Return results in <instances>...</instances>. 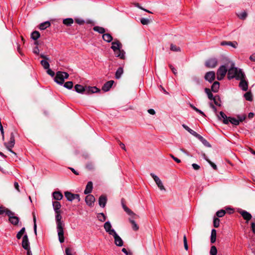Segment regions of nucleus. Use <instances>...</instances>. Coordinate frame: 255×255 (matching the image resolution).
Masks as SVG:
<instances>
[{
    "label": "nucleus",
    "mask_w": 255,
    "mask_h": 255,
    "mask_svg": "<svg viewBox=\"0 0 255 255\" xmlns=\"http://www.w3.org/2000/svg\"><path fill=\"white\" fill-rule=\"evenodd\" d=\"M55 221L56 224V229L58 236L59 241L60 243L64 242V223L62 221L61 212H55Z\"/></svg>",
    "instance_id": "1"
},
{
    "label": "nucleus",
    "mask_w": 255,
    "mask_h": 255,
    "mask_svg": "<svg viewBox=\"0 0 255 255\" xmlns=\"http://www.w3.org/2000/svg\"><path fill=\"white\" fill-rule=\"evenodd\" d=\"M244 74L242 69L235 67L234 63H232L231 66L228 71V78L229 80L236 78V80H239L244 76Z\"/></svg>",
    "instance_id": "2"
},
{
    "label": "nucleus",
    "mask_w": 255,
    "mask_h": 255,
    "mask_svg": "<svg viewBox=\"0 0 255 255\" xmlns=\"http://www.w3.org/2000/svg\"><path fill=\"white\" fill-rule=\"evenodd\" d=\"M219 114L218 118L220 120H222V121L224 124L227 125L229 123H231L232 125L235 126H238L240 124L239 121H238L237 119L234 118L227 117L223 112H220Z\"/></svg>",
    "instance_id": "3"
},
{
    "label": "nucleus",
    "mask_w": 255,
    "mask_h": 255,
    "mask_svg": "<svg viewBox=\"0 0 255 255\" xmlns=\"http://www.w3.org/2000/svg\"><path fill=\"white\" fill-rule=\"evenodd\" d=\"M68 77L69 74L67 72L58 71L56 73L54 81L57 84L62 85L65 79H67Z\"/></svg>",
    "instance_id": "4"
},
{
    "label": "nucleus",
    "mask_w": 255,
    "mask_h": 255,
    "mask_svg": "<svg viewBox=\"0 0 255 255\" xmlns=\"http://www.w3.org/2000/svg\"><path fill=\"white\" fill-rule=\"evenodd\" d=\"M5 146L6 148L12 153L14 154V155L16 154V153L12 150V147H14L15 144V139H14V133L13 132H11L10 133V137L9 139V141L8 142H5L4 143Z\"/></svg>",
    "instance_id": "5"
},
{
    "label": "nucleus",
    "mask_w": 255,
    "mask_h": 255,
    "mask_svg": "<svg viewBox=\"0 0 255 255\" xmlns=\"http://www.w3.org/2000/svg\"><path fill=\"white\" fill-rule=\"evenodd\" d=\"M6 215L8 216L9 221L11 224L14 226L18 224L19 220L18 217L14 216V213L11 212L9 210H6Z\"/></svg>",
    "instance_id": "6"
},
{
    "label": "nucleus",
    "mask_w": 255,
    "mask_h": 255,
    "mask_svg": "<svg viewBox=\"0 0 255 255\" xmlns=\"http://www.w3.org/2000/svg\"><path fill=\"white\" fill-rule=\"evenodd\" d=\"M227 69L224 65H222L219 67L217 72V79L218 80H222L225 76Z\"/></svg>",
    "instance_id": "7"
},
{
    "label": "nucleus",
    "mask_w": 255,
    "mask_h": 255,
    "mask_svg": "<svg viewBox=\"0 0 255 255\" xmlns=\"http://www.w3.org/2000/svg\"><path fill=\"white\" fill-rule=\"evenodd\" d=\"M64 194L66 199L69 201H72L74 199H77L78 202L80 201V197L79 194H73L68 191L65 192Z\"/></svg>",
    "instance_id": "8"
},
{
    "label": "nucleus",
    "mask_w": 255,
    "mask_h": 255,
    "mask_svg": "<svg viewBox=\"0 0 255 255\" xmlns=\"http://www.w3.org/2000/svg\"><path fill=\"white\" fill-rule=\"evenodd\" d=\"M245 78L246 75L244 74V76L239 80H240L239 87L244 91H247L248 89V82L245 80Z\"/></svg>",
    "instance_id": "9"
},
{
    "label": "nucleus",
    "mask_w": 255,
    "mask_h": 255,
    "mask_svg": "<svg viewBox=\"0 0 255 255\" xmlns=\"http://www.w3.org/2000/svg\"><path fill=\"white\" fill-rule=\"evenodd\" d=\"M150 176L153 178L157 186L161 190H165L162 181L157 176L152 173H150Z\"/></svg>",
    "instance_id": "10"
},
{
    "label": "nucleus",
    "mask_w": 255,
    "mask_h": 255,
    "mask_svg": "<svg viewBox=\"0 0 255 255\" xmlns=\"http://www.w3.org/2000/svg\"><path fill=\"white\" fill-rule=\"evenodd\" d=\"M218 63V61L216 58H211L207 60L205 62V66L208 68H213L215 67Z\"/></svg>",
    "instance_id": "11"
},
{
    "label": "nucleus",
    "mask_w": 255,
    "mask_h": 255,
    "mask_svg": "<svg viewBox=\"0 0 255 255\" xmlns=\"http://www.w3.org/2000/svg\"><path fill=\"white\" fill-rule=\"evenodd\" d=\"M239 213L242 215L244 219L246 221L247 223H248L252 218V215L245 210L241 209L239 211Z\"/></svg>",
    "instance_id": "12"
},
{
    "label": "nucleus",
    "mask_w": 255,
    "mask_h": 255,
    "mask_svg": "<svg viewBox=\"0 0 255 255\" xmlns=\"http://www.w3.org/2000/svg\"><path fill=\"white\" fill-rule=\"evenodd\" d=\"M112 235L114 237L115 240V244L118 247H122L124 245V242L122 238L117 234L116 232Z\"/></svg>",
    "instance_id": "13"
},
{
    "label": "nucleus",
    "mask_w": 255,
    "mask_h": 255,
    "mask_svg": "<svg viewBox=\"0 0 255 255\" xmlns=\"http://www.w3.org/2000/svg\"><path fill=\"white\" fill-rule=\"evenodd\" d=\"M105 231L110 235L114 234L113 232L115 233L116 232L114 229H112V225L109 221L106 222L104 225Z\"/></svg>",
    "instance_id": "14"
},
{
    "label": "nucleus",
    "mask_w": 255,
    "mask_h": 255,
    "mask_svg": "<svg viewBox=\"0 0 255 255\" xmlns=\"http://www.w3.org/2000/svg\"><path fill=\"white\" fill-rule=\"evenodd\" d=\"M215 79V73L214 71H209L206 73L205 79L210 83H212Z\"/></svg>",
    "instance_id": "15"
},
{
    "label": "nucleus",
    "mask_w": 255,
    "mask_h": 255,
    "mask_svg": "<svg viewBox=\"0 0 255 255\" xmlns=\"http://www.w3.org/2000/svg\"><path fill=\"white\" fill-rule=\"evenodd\" d=\"M22 247L25 250L27 249H30L29 242L28 236L26 234L24 235L23 237L22 241Z\"/></svg>",
    "instance_id": "16"
},
{
    "label": "nucleus",
    "mask_w": 255,
    "mask_h": 255,
    "mask_svg": "<svg viewBox=\"0 0 255 255\" xmlns=\"http://www.w3.org/2000/svg\"><path fill=\"white\" fill-rule=\"evenodd\" d=\"M182 127L186 129L187 131H188L190 134H191L194 136L196 137L197 138L199 139L201 137V135L197 133L196 131L191 129L190 128H189L187 125L185 124H182Z\"/></svg>",
    "instance_id": "17"
},
{
    "label": "nucleus",
    "mask_w": 255,
    "mask_h": 255,
    "mask_svg": "<svg viewBox=\"0 0 255 255\" xmlns=\"http://www.w3.org/2000/svg\"><path fill=\"white\" fill-rule=\"evenodd\" d=\"M95 201L94 196L91 194L88 195L85 198V202L86 204L89 206H92L93 204Z\"/></svg>",
    "instance_id": "18"
},
{
    "label": "nucleus",
    "mask_w": 255,
    "mask_h": 255,
    "mask_svg": "<svg viewBox=\"0 0 255 255\" xmlns=\"http://www.w3.org/2000/svg\"><path fill=\"white\" fill-rule=\"evenodd\" d=\"M221 45L222 46H225V45H228L232 46V47L234 48H237L238 45V42L236 41H223L221 42Z\"/></svg>",
    "instance_id": "19"
},
{
    "label": "nucleus",
    "mask_w": 255,
    "mask_h": 255,
    "mask_svg": "<svg viewBox=\"0 0 255 255\" xmlns=\"http://www.w3.org/2000/svg\"><path fill=\"white\" fill-rule=\"evenodd\" d=\"M111 48L113 50L114 52H116V51L120 49L122 47V44L118 40L115 41L112 43Z\"/></svg>",
    "instance_id": "20"
},
{
    "label": "nucleus",
    "mask_w": 255,
    "mask_h": 255,
    "mask_svg": "<svg viewBox=\"0 0 255 255\" xmlns=\"http://www.w3.org/2000/svg\"><path fill=\"white\" fill-rule=\"evenodd\" d=\"M114 83V81L113 80H110L107 82L103 86L102 90L105 92L109 91Z\"/></svg>",
    "instance_id": "21"
},
{
    "label": "nucleus",
    "mask_w": 255,
    "mask_h": 255,
    "mask_svg": "<svg viewBox=\"0 0 255 255\" xmlns=\"http://www.w3.org/2000/svg\"><path fill=\"white\" fill-rule=\"evenodd\" d=\"M100 91V90L96 87H86V94H90L97 93Z\"/></svg>",
    "instance_id": "22"
},
{
    "label": "nucleus",
    "mask_w": 255,
    "mask_h": 255,
    "mask_svg": "<svg viewBox=\"0 0 255 255\" xmlns=\"http://www.w3.org/2000/svg\"><path fill=\"white\" fill-rule=\"evenodd\" d=\"M107 199L104 195H102L99 199V204L101 207H105L107 203Z\"/></svg>",
    "instance_id": "23"
},
{
    "label": "nucleus",
    "mask_w": 255,
    "mask_h": 255,
    "mask_svg": "<svg viewBox=\"0 0 255 255\" xmlns=\"http://www.w3.org/2000/svg\"><path fill=\"white\" fill-rule=\"evenodd\" d=\"M75 91L78 93H86V87H84L81 85L77 84L75 86Z\"/></svg>",
    "instance_id": "24"
},
{
    "label": "nucleus",
    "mask_w": 255,
    "mask_h": 255,
    "mask_svg": "<svg viewBox=\"0 0 255 255\" xmlns=\"http://www.w3.org/2000/svg\"><path fill=\"white\" fill-rule=\"evenodd\" d=\"M93 189V183L91 181H89L88 182L86 189L84 191L85 194H88L91 193Z\"/></svg>",
    "instance_id": "25"
},
{
    "label": "nucleus",
    "mask_w": 255,
    "mask_h": 255,
    "mask_svg": "<svg viewBox=\"0 0 255 255\" xmlns=\"http://www.w3.org/2000/svg\"><path fill=\"white\" fill-rule=\"evenodd\" d=\"M53 209L55 212H61L60 208L61 207V204L58 201H54L52 203Z\"/></svg>",
    "instance_id": "26"
},
{
    "label": "nucleus",
    "mask_w": 255,
    "mask_h": 255,
    "mask_svg": "<svg viewBox=\"0 0 255 255\" xmlns=\"http://www.w3.org/2000/svg\"><path fill=\"white\" fill-rule=\"evenodd\" d=\"M53 198L57 201L61 200L63 198V195L60 191H55L52 194Z\"/></svg>",
    "instance_id": "27"
},
{
    "label": "nucleus",
    "mask_w": 255,
    "mask_h": 255,
    "mask_svg": "<svg viewBox=\"0 0 255 255\" xmlns=\"http://www.w3.org/2000/svg\"><path fill=\"white\" fill-rule=\"evenodd\" d=\"M116 56L122 59H124L125 58V52L123 50L119 49L116 52H114Z\"/></svg>",
    "instance_id": "28"
},
{
    "label": "nucleus",
    "mask_w": 255,
    "mask_h": 255,
    "mask_svg": "<svg viewBox=\"0 0 255 255\" xmlns=\"http://www.w3.org/2000/svg\"><path fill=\"white\" fill-rule=\"evenodd\" d=\"M220 87V83L219 82L215 81L213 83L211 86V90L214 93L218 92Z\"/></svg>",
    "instance_id": "29"
},
{
    "label": "nucleus",
    "mask_w": 255,
    "mask_h": 255,
    "mask_svg": "<svg viewBox=\"0 0 255 255\" xmlns=\"http://www.w3.org/2000/svg\"><path fill=\"white\" fill-rule=\"evenodd\" d=\"M103 39L104 41L107 42H110L113 40V37L112 35L109 33H105L102 36Z\"/></svg>",
    "instance_id": "30"
},
{
    "label": "nucleus",
    "mask_w": 255,
    "mask_h": 255,
    "mask_svg": "<svg viewBox=\"0 0 255 255\" xmlns=\"http://www.w3.org/2000/svg\"><path fill=\"white\" fill-rule=\"evenodd\" d=\"M124 70L122 67H119L115 74V77L116 79H119L121 78V76L123 74Z\"/></svg>",
    "instance_id": "31"
},
{
    "label": "nucleus",
    "mask_w": 255,
    "mask_h": 255,
    "mask_svg": "<svg viewBox=\"0 0 255 255\" xmlns=\"http://www.w3.org/2000/svg\"><path fill=\"white\" fill-rule=\"evenodd\" d=\"M50 26V22L47 21L41 23L39 26V28L40 30H44L46 28L49 27Z\"/></svg>",
    "instance_id": "32"
},
{
    "label": "nucleus",
    "mask_w": 255,
    "mask_h": 255,
    "mask_svg": "<svg viewBox=\"0 0 255 255\" xmlns=\"http://www.w3.org/2000/svg\"><path fill=\"white\" fill-rule=\"evenodd\" d=\"M216 240V231L215 229H212L211 235V243H214Z\"/></svg>",
    "instance_id": "33"
},
{
    "label": "nucleus",
    "mask_w": 255,
    "mask_h": 255,
    "mask_svg": "<svg viewBox=\"0 0 255 255\" xmlns=\"http://www.w3.org/2000/svg\"><path fill=\"white\" fill-rule=\"evenodd\" d=\"M93 30L95 31H97V32H99V33H101V34H104V33L105 32V28L99 26H94L93 27Z\"/></svg>",
    "instance_id": "34"
},
{
    "label": "nucleus",
    "mask_w": 255,
    "mask_h": 255,
    "mask_svg": "<svg viewBox=\"0 0 255 255\" xmlns=\"http://www.w3.org/2000/svg\"><path fill=\"white\" fill-rule=\"evenodd\" d=\"M74 22V20L72 18H68L63 19V23L67 26H70Z\"/></svg>",
    "instance_id": "35"
},
{
    "label": "nucleus",
    "mask_w": 255,
    "mask_h": 255,
    "mask_svg": "<svg viewBox=\"0 0 255 255\" xmlns=\"http://www.w3.org/2000/svg\"><path fill=\"white\" fill-rule=\"evenodd\" d=\"M40 36V34L39 32L37 31H34L32 32L31 34V38L34 40H36L38 38H39Z\"/></svg>",
    "instance_id": "36"
},
{
    "label": "nucleus",
    "mask_w": 255,
    "mask_h": 255,
    "mask_svg": "<svg viewBox=\"0 0 255 255\" xmlns=\"http://www.w3.org/2000/svg\"><path fill=\"white\" fill-rule=\"evenodd\" d=\"M244 97L248 101H253V95L251 91L247 92L244 94Z\"/></svg>",
    "instance_id": "37"
},
{
    "label": "nucleus",
    "mask_w": 255,
    "mask_h": 255,
    "mask_svg": "<svg viewBox=\"0 0 255 255\" xmlns=\"http://www.w3.org/2000/svg\"><path fill=\"white\" fill-rule=\"evenodd\" d=\"M129 221L132 225V228L134 231H137L139 229L138 226L135 223V222L132 219L129 218Z\"/></svg>",
    "instance_id": "38"
},
{
    "label": "nucleus",
    "mask_w": 255,
    "mask_h": 255,
    "mask_svg": "<svg viewBox=\"0 0 255 255\" xmlns=\"http://www.w3.org/2000/svg\"><path fill=\"white\" fill-rule=\"evenodd\" d=\"M198 139L200 140L205 146L207 147L211 146V144L209 143V142L203 136H201V137Z\"/></svg>",
    "instance_id": "39"
},
{
    "label": "nucleus",
    "mask_w": 255,
    "mask_h": 255,
    "mask_svg": "<svg viewBox=\"0 0 255 255\" xmlns=\"http://www.w3.org/2000/svg\"><path fill=\"white\" fill-rule=\"evenodd\" d=\"M129 215L133 216V218L138 217V216L133 213L129 208L125 207L124 210Z\"/></svg>",
    "instance_id": "40"
},
{
    "label": "nucleus",
    "mask_w": 255,
    "mask_h": 255,
    "mask_svg": "<svg viewBox=\"0 0 255 255\" xmlns=\"http://www.w3.org/2000/svg\"><path fill=\"white\" fill-rule=\"evenodd\" d=\"M47 60H42L40 61L41 65L45 69H47L49 68V64Z\"/></svg>",
    "instance_id": "41"
},
{
    "label": "nucleus",
    "mask_w": 255,
    "mask_h": 255,
    "mask_svg": "<svg viewBox=\"0 0 255 255\" xmlns=\"http://www.w3.org/2000/svg\"><path fill=\"white\" fill-rule=\"evenodd\" d=\"M205 92L207 94L208 97L210 100L214 99V97H213L212 93H211L210 90L209 88H205Z\"/></svg>",
    "instance_id": "42"
},
{
    "label": "nucleus",
    "mask_w": 255,
    "mask_h": 255,
    "mask_svg": "<svg viewBox=\"0 0 255 255\" xmlns=\"http://www.w3.org/2000/svg\"><path fill=\"white\" fill-rule=\"evenodd\" d=\"M25 231V229L24 227L22 228L17 234L16 238L17 239H21L22 236L24 234Z\"/></svg>",
    "instance_id": "43"
},
{
    "label": "nucleus",
    "mask_w": 255,
    "mask_h": 255,
    "mask_svg": "<svg viewBox=\"0 0 255 255\" xmlns=\"http://www.w3.org/2000/svg\"><path fill=\"white\" fill-rule=\"evenodd\" d=\"M97 218L99 221L104 222L106 220V217L104 213H101L98 214Z\"/></svg>",
    "instance_id": "44"
},
{
    "label": "nucleus",
    "mask_w": 255,
    "mask_h": 255,
    "mask_svg": "<svg viewBox=\"0 0 255 255\" xmlns=\"http://www.w3.org/2000/svg\"><path fill=\"white\" fill-rule=\"evenodd\" d=\"M247 13L246 11H244L241 12L240 14H238V17L241 19H245L247 16Z\"/></svg>",
    "instance_id": "45"
},
{
    "label": "nucleus",
    "mask_w": 255,
    "mask_h": 255,
    "mask_svg": "<svg viewBox=\"0 0 255 255\" xmlns=\"http://www.w3.org/2000/svg\"><path fill=\"white\" fill-rule=\"evenodd\" d=\"M73 86V82L71 81L67 82L64 85V87L68 89H72Z\"/></svg>",
    "instance_id": "46"
},
{
    "label": "nucleus",
    "mask_w": 255,
    "mask_h": 255,
    "mask_svg": "<svg viewBox=\"0 0 255 255\" xmlns=\"http://www.w3.org/2000/svg\"><path fill=\"white\" fill-rule=\"evenodd\" d=\"M210 254L211 255H217V250L215 246H213L211 247Z\"/></svg>",
    "instance_id": "47"
},
{
    "label": "nucleus",
    "mask_w": 255,
    "mask_h": 255,
    "mask_svg": "<svg viewBox=\"0 0 255 255\" xmlns=\"http://www.w3.org/2000/svg\"><path fill=\"white\" fill-rule=\"evenodd\" d=\"M170 50L174 52H178L180 51V48L179 47L171 44L170 45Z\"/></svg>",
    "instance_id": "48"
},
{
    "label": "nucleus",
    "mask_w": 255,
    "mask_h": 255,
    "mask_svg": "<svg viewBox=\"0 0 255 255\" xmlns=\"http://www.w3.org/2000/svg\"><path fill=\"white\" fill-rule=\"evenodd\" d=\"M226 214V212L225 210H220L218 211L216 213V215L218 217H223L225 214Z\"/></svg>",
    "instance_id": "49"
},
{
    "label": "nucleus",
    "mask_w": 255,
    "mask_h": 255,
    "mask_svg": "<svg viewBox=\"0 0 255 255\" xmlns=\"http://www.w3.org/2000/svg\"><path fill=\"white\" fill-rule=\"evenodd\" d=\"M237 117L238 118V121H239V124L240 123V122H242L243 121H244L246 118V116L245 115H238L237 116Z\"/></svg>",
    "instance_id": "50"
},
{
    "label": "nucleus",
    "mask_w": 255,
    "mask_h": 255,
    "mask_svg": "<svg viewBox=\"0 0 255 255\" xmlns=\"http://www.w3.org/2000/svg\"><path fill=\"white\" fill-rule=\"evenodd\" d=\"M220 220L218 218H215L214 219L213 224L215 228H218L220 225Z\"/></svg>",
    "instance_id": "51"
},
{
    "label": "nucleus",
    "mask_w": 255,
    "mask_h": 255,
    "mask_svg": "<svg viewBox=\"0 0 255 255\" xmlns=\"http://www.w3.org/2000/svg\"><path fill=\"white\" fill-rule=\"evenodd\" d=\"M140 22L143 25H147L149 23L150 20L147 18H142L140 19Z\"/></svg>",
    "instance_id": "52"
},
{
    "label": "nucleus",
    "mask_w": 255,
    "mask_h": 255,
    "mask_svg": "<svg viewBox=\"0 0 255 255\" xmlns=\"http://www.w3.org/2000/svg\"><path fill=\"white\" fill-rule=\"evenodd\" d=\"M183 243L185 249L187 251L188 250V246L187 244V241L185 236L183 238Z\"/></svg>",
    "instance_id": "53"
},
{
    "label": "nucleus",
    "mask_w": 255,
    "mask_h": 255,
    "mask_svg": "<svg viewBox=\"0 0 255 255\" xmlns=\"http://www.w3.org/2000/svg\"><path fill=\"white\" fill-rule=\"evenodd\" d=\"M135 6L136 7H137L138 8H139V9H142V10H144V11H146V12H147L148 13H152V12H151L150 11H149V10H148L147 9H146L143 8L142 6H141L138 3H136L135 4Z\"/></svg>",
    "instance_id": "54"
},
{
    "label": "nucleus",
    "mask_w": 255,
    "mask_h": 255,
    "mask_svg": "<svg viewBox=\"0 0 255 255\" xmlns=\"http://www.w3.org/2000/svg\"><path fill=\"white\" fill-rule=\"evenodd\" d=\"M170 156L177 163H179L181 162V160L177 157H175L173 155L170 154Z\"/></svg>",
    "instance_id": "55"
},
{
    "label": "nucleus",
    "mask_w": 255,
    "mask_h": 255,
    "mask_svg": "<svg viewBox=\"0 0 255 255\" xmlns=\"http://www.w3.org/2000/svg\"><path fill=\"white\" fill-rule=\"evenodd\" d=\"M47 73L48 74H49L52 77H53L54 76L55 73L51 69H49V68L48 69H47Z\"/></svg>",
    "instance_id": "56"
},
{
    "label": "nucleus",
    "mask_w": 255,
    "mask_h": 255,
    "mask_svg": "<svg viewBox=\"0 0 255 255\" xmlns=\"http://www.w3.org/2000/svg\"><path fill=\"white\" fill-rule=\"evenodd\" d=\"M193 168L195 170H198L200 168V166L196 163H193L192 164Z\"/></svg>",
    "instance_id": "57"
},
{
    "label": "nucleus",
    "mask_w": 255,
    "mask_h": 255,
    "mask_svg": "<svg viewBox=\"0 0 255 255\" xmlns=\"http://www.w3.org/2000/svg\"><path fill=\"white\" fill-rule=\"evenodd\" d=\"M208 162L210 164V165L213 167V168L214 169H215V170H217V167L215 163H214L213 162H212L210 160L208 161Z\"/></svg>",
    "instance_id": "58"
},
{
    "label": "nucleus",
    "mask_w": 255,
    "mask_h": 255,
    "mask_svg": "<svg viewBox=\"0 0 255 255\" xmlns=\"http://www.w3.org/2000/svg\"><path fill=\"white\" fill-rule=\"evenodd\" d=\"M192 79L197 85L200 84V83H201L200 81L198 78H197L196 77H194L192 78Z\"/></svg>",
    "instance_id": "59"
},
{
    "label": "nucleus",
    "mask_w": 255,
    "mask_h": 255,
    "mask_svg": "<svg viewBox=\"0 0 255 255\" xmlns=\"http://www.w3.org/2000/svg\"><path fill=\"white\" fill-rule=\"evenodd\" d=\"M6 210H8L7 209H5L4 207H0V215H2L3 213L6 214Z\"/></svg>",
    "instance_id": "60"
},
{
    "label": "nucleus",
    "mask_w": 255,
    "mask_h": 255,
    "mask_svg": "<svg viewBox=\"0 0 255 255\" xmlns=\"http://www.w3.org/2000/svg\"><path fill=\"white\" fill-rule=\"evenodd\" d=\"M39 52V50L38 47L37 46H36L33 48V52L34 53H35L36 54H38Z\"/></svg>",
    "instance_id": "61"
},
{
    "label": "nucleus",
    "mask_w": 255,
    "mask_h": 255,
    "mask_svg": "<svg viewBox=\"0 0 255 255\" xmlns=\"http://www.w3.org/2000/svg\"><path fill=\"white\" fill-rule=\"evenodd\" d=\"M147 112L150 114V115H154L155 114V111L152 109H150L149 110H147Z\"/></svg>",
    "instance_id": "62"
},
{
    "label": "nucleus",
    "mask_w": 255,
    "mask_h": 255,
    "mask_svg": "<svg viewBox=\"0 0 255 255\" xmlns=\"http://www.w3.org/2000/svg\"><path fill=\"white\" fill-rule=\"evenodd\" d=\"M251 228L253 232L255 234V223H251Z\"/></svg>",
    "instance_id": "63"
},
{
    "label": "nucleus",
    "mask_w": 255,
    "mask_h": 255,
    "mask_svg": "<svg viewBox=\"0 0 255 255\" xmlns=\"http://www.w3.org/2000/svg\"><path fill=\"white\" fill-rule=\"evenodd\" d=\"M250 59L251 61H255V53L250 56Z\"/></svg>",
    "instance_id": "64"
}]
</instances>
